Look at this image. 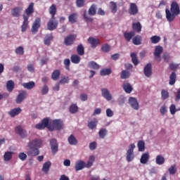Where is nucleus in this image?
Listing matches in <instances>:
<instances>
[{"label":"nucleus","mask_w":180,"mask_h":180,"mask_svg":"<svg viewBox=\"0 0 180 180\" xmlns=\"http://www.w3.org/2000/svg\"><path fill=\"white\" fill-rule=\"evenodd\" d=\"M35 127L38 130H43V129H48L49 131H54V130H63L64 129V121L61 119L51 120L49 117L44 118L41 123L37 124Z\"/></svg>","instance_id":"1"},{"label":"nucleus","mask_w":180,"mask_h":180,"mask_svg":"<svg viewBox=\"0 0 180 180\" xmlns=\"http://www.w3.org/2000/svg\"><path fill=\"white\" fill-rule=\"evenodd\" d=\"M41 147V139H34L28 143V148L27 149V154L29 157H37L40 154V148Z\"/></svg>","instance_id":"2"},{"label":"nucleus","mask_w":180,"mask_h":180,"mask_svg":"<svg viewBox=\"0 0 180 180\" xmlns=\"http://www.w3.org/2000/svg\"><path fill=\"white\" fill-rule=\"evenodd\" d=\"M166 19L167 22H174L175 17L180 15L179 4L176 1H173L170 4V11L168 8L165 10Z\"/></svg>","instance_id":"3"},{"label":"nucleus","mask_w":180,"mask_h":180,"mask_svg":"<svg viewBox=\"0 0 180 180\" xmlns=\"http://www.w3.org/2000/svg\"><path fill=\"white\" fill-rule=\"evenodd\" d=\"M25 13L26 14L22 15L23 22L22 25H21V32H22V33L27 30V27L29 26V18L32 13H34V4L33 2L29 4Z\"/></svg>","instance_id":"4"},{"label":"nucleus","mask_w":180,"mask_h":180,"mask_svg":"<svg viewBox=\"0 0 180 180\" xmlns=\"http://www.w3.org/2000/svg\"><path fill=\"white\" fill-rule=\"evenodd\" d=\"M134 148H136V145H134V143H131L129 146L126 157L128 162H131V161L134 160Z\"/></svg>","instance_id":"5"},{"label":"nucleus","mask_w":180,"mask_h":180,"mask_svg":"<svg viewBox=\"0 0 180 180\" xmlns=\"http://www.w3.org/2000/svg\"><path fill=\"white\" fill-rule=\"evenodd\" d=\"M58 27V20L56 19V17H51L48 23H47V29L51 32L53 30H56Z\"/></svg>","instance_id":"6"},{"label":"nucleus","mask_w":180,"mask_h":180,"mask_svg":"<svg viewBox=\"0 0 180 180\" xmlns=\"http://www.w3.org/2000/svg\"><path fill=\"white\" fill-rule=\"evenodd\" d=\"M40 26H41V19H40V18H37L32 25V33H33V34H36V33L39 32Z\"/></svg>","instance_id":"7"},{"label":"nucleus","mask_w":180,"mask_h":180,"mask_svg":"<svg viewBox=\"0 0 180 180\" xmlns=\"http://www.w3.org/2000/svg\"><path fill=\"white\" fill-rule=\"evenodd\" d=\"M76 39H77V35H74V34L68 35L65 38L64 44L65 46H72Z\"/></svg>","instance_id":"8"},{"label":"nucleus","mask_w":180,"mask_h":180,"mask_svg":"<svg viewBox=\"0 0 180 180\" xmlns=\"http://www.w3.org/2000/svg\"><path fill=\"white\" fill-rule=\"evenodd\" d=\"M51 150L53 155H56L58 151V143L56 139H51L50 141Z\"/></svg>","instance_id":"9"},{"label":"nucleus","mask_w":180,"mask_h":180,"mask_svg":"<svg viewBox=\"0 0 180 180\" xmlns=\"http://www.w3.org/2000/svg\"><path fill=\"white\" fill-rule=\"evenodd\" d=\"M27 96V91H19L18 95L17 96V98L15 99L16 103H22L25 99H26V97Z\"/></svg>","instance_id":"10"},{"label":"nucleus","mask_w":180,"mask_h":180,"mask_svg":"<svg viewBox=\"0 0 180 180\" xmlns=\"http://www.w3.org/2000/svg\"><path fill=\"white\" fill-rule=\"evenodd\" d=\"M143 73L147 78H150L153 75V65L148 63L143 68Z\"/></svg>","instance_id":"11"},{"label":"nucleus","mask_w":180,"mask_h":180,"mask_svg":"<svg viewBox=\"0 0 180 180\" xmlns=\"http://www.w3.org/2000/svg\"><path fill=\"white\" fill-rule=\"evenodd\" d=\"M128 12L129 15H137V13H139V8L137 7V5L134 3H130Z\"/></svg>","instance_id":"12"},{"label":"nucleus","mask_w":180,"mask_h":180,"mask_svg":"<svg viewBox=\"0 0 180 180\" xmlns=\"http://www.w3.org/2000/svg\"><path fill=\"white\" fill-rule=\"evenodd\" d=\"M23 11V7L17 6L11 9V15L14 18H19L20 16V13Z\"/></svg>","instance_id":"13"},{"label":"nucleus","mask_w":180,"mask_h":180,"mask_svg":"<svg viewBox=\"0 0 180 180\" xmlns=\"http://www.w3.org/2000/svg\"><path fill=\"white\" fill-rule=\"evenodd\" d=\"M129 103L131 106L132 109H134L135 110H139V102H137V99L134 97H130L129 98Z\"/></svg>","instance_id":"14"},{"label":"nucleus","mask_w":180,"mask_h":180,"mask_svg":"<svg viewBox=\"0 0 180 180\" xmlns=\"http://www.w3.org/2000/svg\"><path fill=\"white\" fill-rule=\"evenodd\" d=\"M101 94L102 96H103L106 101H112V94H110V91H109L108 89H102Z\"/></svg>","instance_id":"15"},{"label":"nucleus","mask_w":180,"mask_h":180,"mask_svg":"<svg viewBox=\"0 0 180 180\" xmlns=\"http://www.w3.org/2000/svg\"><path fill=\"white\" fill-rule=\"evenodd\" d=\"M89 43L91 44L92 49H95L98 44H101V41L98 39L90 37L88 39Z\"/></svg>","instance_id":"16"},{"label":"nucleus","mask_w":180,"mask_h":180,"mask_svg":"<svg viewBox=\"0 0 180 180\" xmlns=\"http://www.w3.org/2000/svg\"><path fill=\"white\" fill-rule=\"evenodd\" d=\"M163 51H164V49H162V46H155V51L153 53L155 58H160V57H161V54H162Z\"/></svg>","instance_id":"17"},{"label":"nucleus","mask_w":180,"mask_h":180,"mask_svg":"<svg viewBox=\"0 0 180 180\" xmlns=\"http://www.w3.org/2000/svg\"><path fill=\"white\" fill-rule=\"evenodd\" d=\"M122 89L126 92V94H131L133 91V86H131L130 83L124 82L122 84Z\"/></svg>","instance_id":"18"},{"label":"nucleus","mask_w":180,"mask_h":180,"mask_svg":"<svg viewBox=\"0 0 180 180\" xmlns=\"http://www.w3.org/2000/svg\"><path fill=\"white\" fill-rule=\"evenodd\" d=\"M136 36V32L134 31H131L129 32H124V37L127 41H131V39Z\"/></svg>","instance_id":"19"},{"label":"nucleus","mask_w":180,"mask_h":180,"mask_svg":"<svg viewBox=\"0 0 180 180\" xmlns=\"http://www.w3.org/2000/svg\"><path fill=\"white\" fill-rule=\"evenodd\" d=\"M85 168V162L82 160H78L75 165V171H81Z\"/></svg>","instance_id":"20"},{"label":"nucleus","mask_w":180,"mask_h":180,"mask_svg":"<svg viewBox=\"0 0 180 180\" xmlns=\"http://www.w3.org/2000/svg\"><path fill=\"white\" fill-rule=\"evenodd\" d=\"M87 126L90 130L96 129V126H98V119L94 118L93 120L89 121Z\"/></svg>","instance_id":"21"},{"label":"nucleus","mask_w":180,"mask_h":180,"mask_svg":"<svg viewBox=\"0 0 180 180\" xmlns=\"http://www.w3.org/2000/svg\"><path fill=\"white\" fill-rule=\"evenodd\" d=\"M22 112V109L20 108H13L10 112H8V115L11 117H15V116H18Z\"/></svg>","instance_id":"22"},{"label":"nucleus","mask_w":180,"mask_h":180,"mask_svg":"<svg viewBox=\"0 0 180 180\" xmlns=\"http://www.w3.org/2000/svg\"><path fill=\"white\" fill-rule=\"evenodd\" d=\"M141 23H140V22L132 23V32H137V33H140V32H141Z\"/></svg>","instance_id":"23"},{"label":"nucleus","mask_w":180,"mask_h":180,"mask_svg":"<svg viewBox=\"0 0 180 180\" xmlns=\"http://www.w3.org/2000/svg\"><path fill=\"white\" fill-rule=\"evenodd\" d=\"M54 39L52 34H48L46 35L45 39L44 40V43L46 46H50L51 44V40Z\"/></svg>","instance_id":"24"},{"label":"nucleus","mask_w":180,"mask_h":180,"mask_svg":"<svg viewBox=\"0 0 180 180\" xmlns=\"http://www.w3.org/2000/svg\"><path fill=\"white\" fill-rule=\"evenodd\" d=\"M150 160V154L148 153H143L141 157V164H147Z\"/></svg>","instance_id":"25"},{"label":"nucleus","mask_w":180,"mask_h":180,"mask_svg":"<svg viewBox=\"0 0 180 180\" xmlns=\"http://www.w3.org/2000/svg\"><path fill=\"white\" fill-rule=\"evenodd\" d=\"M49 12L51 14V18H56V13H57V6L56 4H52L49 7Z\"/></svg>","instance_id":"26"},{"label":"nucleus","mask_w":180,"mask_h":180,"mask_svg":"<svg viewBox=\"0 0 180 180\" xmlns=\"http://www.w3.org/2000/svg\"><path fill=\"white\" fill-rule=\"evenodd\" d=\"M77 19H78V14L77 13H72L68 16V20L70 23H72V24L76 23Z\"/></svg>","instance_id":"27"},{"label":"nucleus","mask_w":180,"mask_h":180,"mask_svg":"<svg viewBox=\"0 0 180 180\" xmlns=\"http://www.w3.org/2000/svg\"><path fill=\"white\" fill-rule=\"evenodd\" d=\"M142 38L141 36L140 35H136L133 39H132V43L133 44H134L135 46H140V44H141V41H142Z\"/></svg>","instance_id":"28"},{"label":"nucleus","mask_w":180,"mask_h":180,"mask_svg":"<svg viewBox=\"0 0 180 180\" xmlns=\"http://www.w3.org/2000/svg\"><path fill=\"white\" fill-rule=\"evenodd\" d=\"M50 167H51V162L48 161L45 162L42 167V172L45 174H49V171H50Z\"/></svg>","instance_id":"29"},{"label":"nucleus","mask_w":180,"mask_h":180,"mask_svg":"<svg viewBox=\"0 0 180 180\" xmlns=\"http://www.w3.org/2000/svg\"><path fill=\"white\" fill-rule=\"evenodd\" d=\"M88 13L90 16H95L96 15V4H92L88 11Z\"/></svg>","instance_id":"30"},{"label":"nucleus","mask_w":180,"mask_h":180,"mask_svg":"<svg viewBox=\"0 0 180 180\" xmlns=\"http://www.w3.org/2000/svg\"><path fill=\"white\" fill-rule=\"evenodd\" d=\"M22 86L25 89H33V88L34 86H36V83H34V82H27V83H23Z\"/></svg>","instance_id":"31"},{"label":"nucleus","mask_w":180,"mask_h":180,"mask_svg":"<svg viewBox=\"0 0 180 180\" xmlns=\"http://www.w3.org/2000/svg\"><path fill=\"white\" fill-rule=\"evenodd\" d=\"M77 53L79 56H84L85 54V49L82 44H79L77 47Z\"/></svg>","instance_id":"32"},{"label":"nucleus","mask_w":180,"mask_h":180,"mask_svg":"<svg viewBox=\"0 0 180 180\" xmlns=\"http://www.w3.org/2000/svg\"><path fill=\"white\" fill-rule=\"evenodd\" d=\"M6 88L8 92H12L15 88V82L13 80H9L6 83Z\"/></svg>","instance_id":"33"},{"label":"nucleus","mask_w":180,"mask_h":180,"mask_svg":"<svg viewBox=\"0 0 180 180\" xmlns=\"http://www.w3.org/2000/svg\"><path fill=\"white\" fill-rule=\"evenodd\" d=\"M70 60L73 64H79L81 62V57L78 55H72Z\"/></svg>","instance_id":"34"},{"label":"nucleus","mask_w":180,"mask_h":180,"mask_svg":"<svg viewBox=\"0 0 180 180\" xmlns=\"http://www.w3.org/2000/svg\"><path fill=\"white\" fill-rule=\"evenodd\" d=\"M175 82H176V73L175 72H172L169 77V85H174Z\"/></svg>","instance_id":"35"},{"label":"nucleus","mask_w":180,"mask_h":180,"mask_svg":"<svg viewBox=\"0 0 180 180\" xmlns=\"http://www.w3.org/2000/svg\"><path fill=\"white\" fill-rule=\"evenodd\" d=\"M60 75H61L60 70H56L52 72L51 78L53 81H57L60 78Z\"/></svg>","instance_id":"36"},{"label":"nucleus","mask_w":180,"mask_h":180,"mask_svg":"<svg viewBox=\"0 0 180 180\" xmlns=\"http://www.w3.org/2000/svg\"><path fill=\"white\" fill-rule=\"evenodd\" d=\"M155 162L158 165H162L165 162V158L161 155H158L156 157Z\"/></svg>","instance_id":"37"},{"label":"nucleus","mask_w":180,"mask_h":180,"mask_svg":"<svg viewBox=\"0 0 180 180\" xmlns=\"http://www.w3.org/2000/svg\"><path fill=\"white\" fill-rule=\"evenodd\" d=\"M88 67L92 70H98L100 66L96 62L92 60L88 63Z\"/></svg>","instance_id":"38"},{"label":"nucleus","mask_w":180,"mask_h":180,"mask_svg":"<svg viewBox=\"0 0 180 180\" xmlns=\"http://www.w3.org/2000/svg\"><path fill=\"white\" fill-rule=\"evenodd\" d=\"M160 40L161 37H160V36L154 35L150 37V41L152 44H157L158 43H160Z\"/></svg>","instance_id":"39"},{"label":"nucleus","mask_w":180,"mask_h":180,"mask_svg":"<svg viewBox=\"0 0 180 180\" xmlns=\"http://www.w3.org/2000/svg\"><path fill=\"white\" fill-rule=\"evenodd\" d=\"M15 132L19 134L20 136H25V133H26V131H25L23 129V128H22V126L18 125L15 127Z\"/></svg>","instance_id":"40"},{"label":"nucleus","mask_w":180,"mask_h":180,"mask_svg":"<svg viewBox=\"0 0 180 180\" xmlns=\"http://www.w3.org/2000/svg\"><path fill=\"white\" fill-rule=\"evenodd\" d=\"M68 142L71 146H77V144H78V141H77L75 136H70L68 138Z\"/></svg>","instance_id":"41"},{"label":"nucleus","mask_w":180,"mask_h":180,"mask_svg":"<svg viewBox=\"0 0 180 180\" xmlns=\"http://www.w3.org/2000/svg\"><path fill=\"white\" fill-rule=\"evenodd\" d=\"M131 58L133 64L137 65L139 64V59H137V54L134 52L131 53Z\"/></svg>","instance_id":"42"},{"label":"nucleus","mask_w":180,"mask_h":180,"mask_svg":"<svg viewBox=\"0 0 180 180\" xmlns=\"http://www.w3.org/2000/svg\"><path fill=\"white\" fill-rule=\"evenodd\" d=\"M69 111L74 115L75 113H77L78 112V106L77 104H72L69 108Z\"/></svg>","instance_id":"43"},{"label":"nucleus","mask_w":180,"mask_h":180,"mask_svg":"<svg viewBox=\"0 0 180 180\" xmlns=\"http://www.w3.org/2000/svg\"><path fill=\"white\" fill-rule=\"evenodd\" d=\"M130 77V72L127 70H122L121 72L120 78L121 79H127Z\"/></svg>","instance_id":"44"},{"label":"nucleus","mask_w":180,"mask_h":180,"mask_svg":"<svg viewBox=\"0 0 180 180\" xmlns=\"http://www.w3.org/2000/svg\"><path fill=\"white\" fill-rule=\"evenodd\" d=\"M139 151H144L146 150V143L143 141H139L138 142Z\"/></svg>","instance_id":"45"},{"label":"nucleus","mask_w":180,"mask_h":180,"mask_svg":"<svg viewBox=\"0 0 180 180\" xmlns=\"http://www.w3.org/2000/svg\"><path fill=\"white\" fill-rule=\"evenodd\" d=\"M161 96H162V99L163 101H165V99H167V98H169V93L168 92L167 90L162 89L161 91Z\"/></svg>","instance_id":"46"},{"label":"nucleus","mask_w":180,"mask_h":180,"mask_svg":"<svg viewBox=\"0 0 180 180\" xmlns=\"http://www.w3.org/2000/svg\"><path fill=\"white\" fill-rule=\"evenodd\" d=\"M110 8H111V11L112 13H116L117 12V5L115 1H110Z\"/></svg>","instance_id":"47"},{"label":"nucleus","mask_w":180,"mask_h":180,"mask_svg":"<svg viewBox=\"0 0 180 180\" xmlns=\"http://www.w3.org/2000/svg\"><path fill=\"white\" fill-rule=\"evenodd\" d=\"M15 53L18 56H23V54H25V49H23V46H18L16 48Z\"/></svg>","instance_id":"48"},{"label":"nucleus","mask_w":180,"mask_h":180,"mask_svg":"<svg viewBox=\"0 0 180 180\" xmlns=\"http://www.w3.org/2000/svg\"><path fill=\"white\" fill-rule=\"evenodd\" d=\"M41 95H47L49 94V86L47 84H44L41 88Z\"/></svg>","instance_id":"49"},{"label":"nucleus","mask_w":180,"mask_h":180,"mask_svg":"<svg viewBox=\"0 0 180 180\" xmlns=\"http://www.w3.org/2000/svg\"><path fill=\"white\" fill-rule=\"evenodd\" d=\"M101 75L105 76V75H110L112 74V70L111 69H103L100 72Z\"/></svg>","instance_id":"50"},{"label":"nucleus","mask_w":180,"mask_h":180,"mask_svg":"<svg viewBox=\"0 0 180 180\" xmlns=\"http://www.w3.org/2000/svg\"><path fill=\"white\" fill-rule=\"evenodd\" d=\"M4 158V161H11V160H12V152H6Z\"/></svg>","instance_id":"51"},{"label":"nucleus","mask_w":180,"mask_h":180,"mask_svg":"<svg viewBox=\"0 0 180 180\" xmlns=\"http://www.w3.org/2000/svg\"><path fill=\"white\" fill-rule=\"evenodd\" d=\"M168 171L170 175H175V174H176V166H175V165H172Z\"/></svg>","instance_id":"52"},{"label":"nucleus","mask_w":180,"mask_h":180,"mask_svg":"<svg viewBox=\"0 0 180 180\" xmlns=\"http://www.w3.org/2000/svg\"><path fill=\"white\" fill-rule=\"evenodd\" d=\"M101 50L103 53H109L110 51V46L108 44H104L101 46Z\"/></svg>","instance_id":"53"},{"label":"nucleus","mask_w":180,"mask_h":180,"mask_svg":"<svg viewBox=\"0 0 180 180\" xmlns=\"http://www.w3.org/2000/svg\"><path fill=\"white\" fill-rule=\"evenodd\" d=\"M70 82V78L68 77H62L58 84H64Z\"/></svg>","instance_id":"54"},{"label":"nucleus","mask_w":180,"mask_h":180,"mask_svg":"<svg viewBox=\"0 0 180 180\" xmlns=\"http://www.w3.org/2000/svg\"><path fill=\"white\" fill-rule=\"evenodd\" d=\"M85 5V0H76L77 8H83Z\"/></svg>","instance_id":"55"},{"label":"nucleus","mask_w":180,"mask_h":180,"mask_svg":"<svg viewBox=\"0 0 180 180\" xmlns=\"http://www.w3.org/2000/svg\"><path fill=\"white\" fill-rule=\"evenodd\" d=\"M84 18L86 22H93L94 19L91 18L89 15H88V13H86V11H84Z\"/></svg>","instance_id":"56"},{"label":"nucleus","mask_w":180,"mask_h":180,"mask_svg":"<svg viewBox=\"0 0 180 180\" xmlns=\"http://www.w3.org/2000/svg\"><path fill=\"white\" fill-rule=\"evenodd\" d=\"M63 63H64V65L65 67V69L68 71H70V64H71V62L70 61V59H68V58L65 59Z\"/></svg>","instance_id":"57"},{"label":"nucleus","mask_w":180,"mask_h":180,"mask_svg":"<svg viewBox=\"0 0 180 180\" xmlns=\"http://www.w3.org/2000/svg\"><path fill=\"white\" fill-rule=\"evenodd\" d=\"M18 158H20L21 160V161H26L27 158V155H26V153H20L18 155Z\"/></svg>","instance_id":"58"},{"label":"nucleus","mask_w":180,"mask_h":180,"mask_svg":"<svg viewBox=\"0 0 180 180\" xmlns=\"http://www.w3.org/2000/svg\"><path fill=\"white\" fill-rule=\"evenodd\" d=\"M179 64L172 63L169 64V68L172 71H175V70H178Z\"/></svg>","instance_id":"59"},{"label":"nucleus","mask_w":180,"mask_h":180,"mask_svg":"<svg viewBox=\"0 0 180 180\" xmlns=\"http://www.w3.org/2000/svg\"><path fill=\"white\" fill-rule=\"evenodd\" d=\"M169 110H170L171 115H174L175 113H176V107L175 106L174 104H172L170 105Z\"/></svg>","instance_id":"60"},{"label":"nucleus","mask_w":180,"mask_h":180,"mask_svg":"<svg viewBox=\"0 0 180 180\" xmlns=\"http://www.w3.org/2000/svg\"><path fill=\"white\" fill-rule=\"evenodd\" d=\"M105 113H106L107 117H112L114 115L112 110L110 108H107Z\"/></svg>","instance_id":"61"},{"label":"nucleus","mask_w":180,"mask_h":180,"mask_svg":"<svg viewBox=\"0 0 180 180\" xmlns=\"http://www.w3.org/2000/svg\"><path fill=\"white\" fill-rule=\"evenodd\" d=\"M99 136H106L108 134V129H101L98 131Z\"/></svg>","instance_id":"62"},{"label":"nucleus","mask_w":180,"mask_h":180,"mask_svg":"<svg viewBox=\"0 0 180 180\" xmlns=\"http://www.w3.org/2000/svg\"><path fill=\"white\" fill-rule=\"evenodd\" d=\"M126 101V98H124V96H121L119 98H118V103L119 105H124V102Z\"/></svg>","instance_id":"63"},{"label":"nucleus","mask_w":180,"mask_h":180,"mask_svg":"<svg viewBox=\"0 0 180 180\" xmlns=\"http://www.w3.org/2000/svg\"><path fill=\"white\" fill-rule=\"evenodd\" d=\"M89 149L91 150L96 149V142L94 141L89 143Z\"/></svg>","instance_id":"64"}]
</instances>
